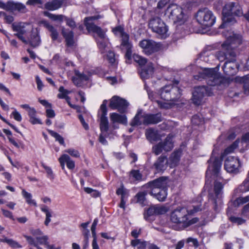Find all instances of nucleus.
Returning <instances> with one entry per match:
<instances>
[{
	"label": "nucleus",
	"mask_w": 249,
	"mask_h": 249,
	"mask_svg": "<svg viewBox=\"0 0 249 249\" xmlns=\"http://www.w3.org/2000/svg\"><path fill=\"white\" fill-rule=\"evenodd\" d=\"M3 131L6 135L8 136V139L9 142L16 147L19 148V146L18 143L14 140L13 138L10 137L12 134L11 131L6 129H3Z\"/></svg>",
	"instance_id": "nucleus-52"
},
{
	"label": "nucleus",
	"mask_w": 249,
	"mask_h": 249,
	"mask_svg": "<svg viewBox=\"0 0 249 249\" xmlns=\"http://www.w3.org/2000/svg\"><path fill=\"white\" fill-rule=\"evenodd\" d=\"M117 195H121V199L124 200L128 196V191L124 188V185L122 184L120 187L117 189L116 192Z\"/></svg>",
	"instance_id": "nucleus-43"
},
{
	"label": "nucleus",
	"mask_w": 249,
	"mask_h": 249,
	"mask_svg": "<svg viewBox=\"0 0 249 249\" xmlns=\"http://www.w3.org/2000/svg\"><path fill=\"white\" fill-rule=\"evenodd\" d=\"M230 220L232 223H237L238 225H241L245 222V220L240 217L231 216Z\"/></svg>",
	"instance_id": "nucleus-59"
},
{
	"label": "nucleus",
	"mask_w": 249,
	"mask_h": 249,
	"mask_svg": "<svg viewBox=\"0 0 249 249\" xmlns=\"http://www.w3.org/2000/svg\"><path fill=\"white\" fill-rule=\"evenodd\" d=\"M30 119L29 122L33 124H42L40 119L36 117V111L35 108L30 109L28 113Z\"/></svg>",
	"instance_id": "nucleus-34"
},
{
	"label": "nucleus",
	"mask_w": 249,
	"mask_h": 249,
	"mask_svg": "<svg viewBox=\"0 0 249 249\" xmlns=\"http://www.w3.org/2000/svg\"><path fill=\"white\" fill-rule=\"evenodd\" d=\"M129 176L136 181H140L142 180V175L139 170L132 169L129 172Z\"/></svg>",
	"instance_id": "nucleus-45"
},
{
	"label": "nucleus",
	"mask_w": 249,
	"mask_h": 249,
	"mask_svg": "<svg viewBox=\"0 0 249 249\" xmlns=\"http://www.w3.org/2000/svg\"><path fill=\"white\" fill-rule=\"evenodd\" d=\"M215 70L214 68H204L199 71L197 74L195 75L194 78L198 81L204 80L207 83L210 77L213 75Z\"/></svg>",
	"instance_id": "nucleus-23"
},
{
	"label": "nucleus",
	"mask_w": 249,
	"mask_h": 249,
	"mask_svg": "<svg viewBox=\"0 0 249 249\" xmlns=\"http://www.w3.org/2000/svg\"><path fill=\"white\" fill-rule=\"evenodd\" d=\"M41 23L50 32V36L53 41L57 39L59 34L57 30L46 20H42Z\"/></svg>",
	"instance_id": "nucleus-28"
},
{
	"label": "nucleus",
	"mask_w": 249,
	"mask_h": 249,
	"mask_svg": "<svg viewBox=\"0 0 249 249\" xmlns=\"http://www.w3.org/2000/svg\"><path fill=\"white\" fill-rule=\"evenodd\" d=\"M65 20L66 21V24L72 29H74L76 27V23L73 19L70 18L66 16Z\"/></svg>",
	"instance_id": "nucleus-60"
},
{
	"label": "nucleus",
	"mask_w": 249,
	"mask_h": 249,
	"mask_svg": "<svg viewBox=\"0 0 249 249\" xmlns=\"http://www.w3.org/2000/svg\"><path fill=\"white\" fill-rule=\"evenodd\" d=\"M155 211L153 205L151 206L146 210H145L143 216L144 218L146 220L149 221L151 219L150 217L152 216H155Z\"/></svg>",
	"instance_id": "nucleus-44"
},
{
	"label": "nucleus",
	"mask_w": 249,
	"mask_h": 249,
	"mask_svg": "<svg viewBox=\"0 0 249 249\" xmlns=\"http://www.w3.org/2000/svg\"><path fill=\"white\" fill-rule=\"evenodd\" d=\"M148 242L145 241H141L140 239H136L131 241V245L134 247H137V249H145Z\"/></svg>",
	"instance_id": "nucleus-39"
},
{
	"label": "nucleus",
	"mask_w": 249,
	"mask_h": 249,
	"mask_svg": "<svg viewBox=\"0 0 249 249\" xmlns=\"http://www.w3.org/2000/svg\"><path fill=\"white\" fill-rule=\"evenodd\" d=\"M122 37L121 46L126 48L128 47H132V45L129 42V35L124 33L121 36Z\"/></svg>",
	"instance_id": "nucleus-47"
},
{
	"label": "nucleus",
	"mask_w": 249,
	"mask_h": 249,
	"mask_svg": "<svg viewBox=\"0 0 249 249\" xmlns=\"http://www.w3.org/2000/svg\"><path fill=\"white\" fill-rule=\"evenodd\" d=\"M154 66L151 62L148 63L145 66L139 70L141 77L143 79H148L154 73Z\"/></svg>",
	"instance_id": "nucleus-24"
},
{
	"label": "nucleus",
	"mask_w": 249,
	"mask_h": 249,
	"mask_svg": "<svg viewBox=\"0 0 249 249\" xmlns=\"http://www.w3.org/2000/svg\"><path fill=\"white\" fill-rule=\"evenodd\" d=\"M240 166V162L237 158L229 157L225 161L224 168L229 173H238Z\"/></svg>",
	"instance_id": "nucleus-18"
},
{
	"label": "nucleus",
	"mask_w": 249,
	"mask_h": 249,
	"mask_svg": "<svg viewBox=\"0 0 249 249\" xmlns=\"http://www.w3.org/2000/svg\"><path fill=\"white\" fill-rule=\"evenodd\" d=\"M181 153V150H176L170 155L168 159L170 167L175 166L178 164L180 160Z\"/></svg>",
	"instance_id": "nucleus-32"
},
{
	"label": "nucleus",
	"mask_w": 249,
	"mask_h": 249,
	"mask_svg": "<svg viewBox=\"0 0 249 249\" xmlns=\"http://www.w3.org/2000/svg\"><path fill=\"white\" fill-rule=\"evenodd\" d=\"M110 120L112 123H119L123 124H126L127 118L125 115H120L117 113H112L110 115Z\"/></svg>",
	"instance_id": "nucleus-33"
},
{
	"label": "nucleus",
	"mask_w": 249,
	"mask_h": 249,
	"mask_svg": "<svg viewBox=\"0 0 249 249\" xmlns=\"http://www.w3.org/2000/svg\"><path fill=\"white\" fill-rule=\"evenodd\" d=\"M12 28L14 32H17V34H24L25 30L24 29V26L21 25V23H13L12 24Z\"/></svg>",
	"instance_id": "nucleus-46"
},
{
	"label": "nucleus",
	"mask_w": 249,
	"mask_h": 249,
	"mask_svg": "<svg viewBox=\"0 0 249 249\" xmlns=\"http://www.w3.org/2000/svg\"><path fill=\"white\" fill-rule=\"evenodd\" d=\"M165 15L174 24L181 25L186 21V16L181 7L176 4H171L165 11Z\"/></svg>",
	"instance_id": "nucleus-4"
},
{
	"label": "nucleus",
	"mask_w": 249,
	"mask_h": 249,
	"mask_svg": "<svg viewBox=\"0 0 249 249\" xmlns=\"http://www.w3.org/2000/svg\"><path fill=\"white\" fill-rule=\"evenodd\" d=\"M179 81L174 79L172 84L166 85L161 88L159 93L161 99L167 102H170L171 105H176V103L181 101L182 90L178 86Z\"/></svg>",
	"instance_id": "nucleus-1"
},
{
	"label": "nucleus",
	"mask_w": 249,
	"mask_h": 249,
	"mask_svg": "<svg viewBox=\"0 0 249 249\" xmlns=\"http://www.w3.org/2000/svg\"><path fill=\"white\" fill-rule=\"evenodd\" d=\"M239 67V65L236 62V57H233L225 62L222 69L226 75L231 76L236 73Z\"/></svg>",
	"instance_id": "nucleus-15"
},
{
	"label": "nucleus",
	"mask_w": 249,
	"mask_h": 249,
	"mask_svg": "<svg viewBox=\"0 0 249 249\" xmlns=\"http://www.w3.org/2000/svg\"><path fill=\"white\" fill-rule=\"evenodd\" d=\"M196 18L199 23L208 27L212 26L215 21L213 12L207 8L199 10Z\"/></svg>",
	"instance_id": "nucleus-5"
},
{
	"label": "nucleus",
	"mask_w": 249,
	"mask_h": 249,
	"mask_svg": "<svg viewBox=\"0 0 249 249\" xmlns=\"http://www.w3.org/2000/svg\"><path fill=\"white\" fill-rule=\"evenodd\" d=\"M174 147L172 137L168 135L163 142H161L154 145L152 149V153L158 156L163 151H170Z\"/></svg>",
	"instance_id": "nucleus-8"
},
{
	"label": "nucleus",
	"mask_w": 249,
	"mask_h": 249,
	"mask_svg": "<svg viewBox=\"0 0 249 249\" xmlns=\"http://www.w3.org/2000/svg\"><path fill=\"white\" fill-rule=\"evenodd\" d=\"M145 136L147 139L151 142H157L160 139L158 131L151 128L146 129Z\"/></svg>",
	"instance_id": "nucleus-27"
},
{
	"label": "nucleus",
	"mask_w": 249,
	"mask_h": 249,
	"mask_svg": "<svg viewBox=\"0 0 249 249\" xmlns=\"http://www.w3.org/2000/svg\"><path fill=\"white\" fill-rule=\"evenodd\" d=\"M142 111L141 110H139L134 118L131 121L130 124V125L131 126H135L143 124L142 121L141 120V119L142 118Z\"/></svg>",
	"instance_id": "nucleus-36"
},
{
	"label": "nucleus",
	"mask_w": 249,
	"mask_h": 249,
	"mask_svg": "<svg viewBox=\"0 0 249 249\" xmlns=\"http://www.w3.org/2000/svg\"><path fill=\"white\" fill-rule=\"evenodd\" d=\"M42 165L46 170V172L48 175V177H49L51 179H53L54 178V175L52 169L50 167L44 165V164H42Z\"/></svg>",
	"instance_id": "nucleus-63"
},
{
	"label": "nucleus",
	"mask_w": 249,
	"mask_h": 249,
	"mask_svg": "<svg viewBox=\"0 0 249 249\" xmlns=\"http://www.w3.org/2000/svg\"><path fill=\"white\" fill-rule=\"evenodd\" d=\"M49 133L53 137H54L56 141L63 145L65 146V142L63 138L57 132L53 130H49Z\"/></svg>",
	"instance_id": "nucleus-49"
},
{
	"label": "nucleus",
	"mask_w": 249,
	"mask_h": 249,
	"mask_svg": "<svg viewBox=\"0 0 249 249\" xmlns=\"http://www.w3.org/2000/svg\"><path fill=\"white\" fill-rule=\"evenodd\" d=\"M167 156L162 154L160 156L153 164L152 168L158 173H162L167 168L169 164Z\"/></svg>",
	"instance_id": "nucleus-17"
},
{
	"label": "nucleus",
	"mask_w": 249,
	"mask_h": 249,
	"mask_svg": "<svg viewBox=\"0 0 249 249\" xmlns=\"http://www.w3.org/2000/svg\"><path fill=\"white\" fill-rule=\"evenodd\" d=\"M62 35L65 38L66 45L69 47L72 46L74 45V33L72 31L67 32L64 27L62 28Z\"/></svg>",
	"instance_id": "nucleus-29"
},
{
	"label": "nucleus",
	"mask_w": 249,
	"mask_h": 249,
	"mask_svg": "<svg viewBox=\"0 0 249 249\" xmlns=\"http://www.w3.org/2000/svg\"><path fill=\"white\" fill-rule=\"evenodd\" d=\"M4 242L7 243L9 246L13 248H21L22 247L18 242L12 239H8L5 237L4 238Z\"/></svg>",
	"instance_id": "nucleus-54"
},
{
	"label": "nucleus",
	"mask_w": 249,
	"mask_h": 249,
	"mask_svg": "<svg viewBox=\"0 0 249 249\" xmlns=\"http://www.w3.org/2000/svg\"><path fill=\"white\" fill-rule=\"evenodd\" d=\"M8 11H18L21 13H25L27 9L24 4L20 2H15L13 1H8Z\"/></svg>",
	"instance_id": "nucleus-25"
},
{
	"label": "nucleus",
	"mask_w": 249,
	"mask_h": 249,
	"mask_svg": "<svg viewBox=\"0 0 249 249\" xmlns=\"http://www.w3.org/2000/svg\"><path fill=\"white\" fill-rule=\"evenodd\" d=\"M157 206L159 215L165 214L169 211L168 207L162 205H157Z\"/></svg>",
	"instance_id": "nucleus-58"
},
{
	"label": "nucleus",
	"mask_w": 249,
	"mask_h": 249,
	"mask_svg": "<svg viewBox=\"0 0 249 249\" xmlns=\"http://www.w3.org/2000/svg\"><path fill=\"white\" fill-rule=\"evenodd\" d=\"M239 142V140L237 139L231 145L225 149L224 151L225 153L226 154H228L233 152V151L238 147Z\"/></svg>",
	"instance_id": "nucleus-50"
},
{
	"label": "nucleus",
	"mask_w": 249,
	"mask_h": 249,
	"mask_svg": "<svg viewBox=\"0 0 249 249\" xmlns=\"http://www.w3.org/2000/svg\"><path fill=\"white\" fill-rule=\"evenodd\" d=\"M229 81L228 79L221 76L215 70L213 75L210 77L206 83L210 86H215L216 85L227 86L229 85Z\"/></svg>",
	"instance_id": "nucleus-19"
},
{
	"label": "nucleus",
	"mask_w": 249,
	"mask_h": 249,
	"mask_svg": "<svg viewBox=\"0 0 249 249\" xmlns=\"http://www.w3.org/2000/svg\"><path fill=\"white\" fill-rule=\"evenodd\" d=\"M223 187L222 183L215 180L213 189L209 192V200L213 204V208L216 213L219 212L223 204Z\"/></svg>",
	"instance_id": "nucleus-3"
},
{
	"label": "nucleus",
	"mask_w": 249,
	"mask_h": 249,
	"mask_svg": "<svg viewBox=\"0 0 249 249\" xmlns=\"http://www.w3.org/2000/svg\"><path fill=\"white\" fill-rule=\"evenodd\" d=\"M192 123L195 125H199L204 124V119L201 115H195L192 117Z\"/></svg>",
	"instance_id": "nucleus-48"
},
{
	"label": "nucleus",
	"mask_w": 249,
	"mask_h": 249,
	"mask_svg": "<svg viewBox=\"0 0 249 249\" xmlns=\"http://www.w3.org/2000/svg\"><path fill=\"white\" fill-rule=\"evenodd\" d=\"M206 94V87L203 86L196 87L193 92L192 101L196 105H199Z\"/></svg>",
	"instance_id": "nucleus-21"
},
{
	"label": "nucleus",
	"mask_w": 249,
	"mask_h": 249,
	"mask_svg": "<svg viewBox=\"0 0 249 249\" xmlns=\"http://www.w3.org/2000/svg\"><path fill=\"white\" fill-rule=\"evenodd\" d=\"M148 193L149 194V192H148V191L139 192L135 196L137 203L143 205L144 204V202L146 200V196Z\"/></svg>",
	"instance_id": "nucleus-38"
},
{
	"label": "nucleus",
	"mask_w": 249,
	"mask_h": 249,
	"mask_svg": "<svg viewBox=\"0 0 249 249\" xmlns=\"http://www.w3.org/2000/svg\"><path fill=\"white\" fill-rule=\"evenodd\" d=\"M63 3V1L62 0H53L46 2L44 5V7L45 9L48 10L53 11L60 8Z\"/></svg>",
	"instance_id": "nucleus-31"
},
{
	"label": "nucleus",
	"mask_w": 249,
	"mask_h": 249,
	"mask_svg": "<svg viewBox=\"0 0 249 249\" xmlns=\"http://www.w3.org/2000/svg\"><path fill=\"white\" fill-rule=\"evenodd\" d=\"M129 103L124 99L117 96H114L110 99L109 107L112 109H117L121 113L126 111Z\"/></svg>",
	"instance_id": "nucleus-12"
},
{
	"label": "nucleus",
	"mask_w": 249,
	"mask_h": 249,
	"mask_svg": "<svg viewBox=\"0 0 249 249\" xmlns=\"http://www.w3.org/2000/svg\"><path fill=\"white\" fill-rule=\"evenodd\" d=\"M97 43L101 53H105L106 52V48L107 47V44L106 42L104 40V39H101V41H98Z\"/></svg>",
	"instance_id": "nucleus-57"
},
{
	"label": "nucleus",
	"mask_w": 249,
	"mask_h": 249,
	"mask_svg": "<svg viewBox=\"0 0 249 249\" xmlns=\"http://www.w3.org/2000/svg\"><path fill=\"white\" fill-rule=\"evenodd\" d=\"M44 14L52 20L58 21L60 22H62L63 20H65L66 18V16L63 15H54L47 11L44 12Z\"/></svg>",
	"instance_id": "nucleus-37"
},
{
	"label": "nucleus",
	"mask_w": 249,
	"mask_h": 249,
	"mask_svg": "<svg viewBox=\"0 0 249 249\" xmlns=\"http://www.w3.org/2000/svg\"><path fill=\"white\" fill-rule=\"evenodd\" d=\"M107 100H104L100 107L102 114L100 117V129L102 133H107L109 129L108 121L107 118L106 117L107 114Z\"/></svg>",
	"instance_id": "nucleus-16"
},
{
	"label": "nucleus",
	"mask_w": 249,
	"mask_h": 249,
	"mask_svg": "<svg viewBox=\"0 0 249 249\" xmlns=\"http://www.w3.org/2000/svg\"><path fill=\"white\" fill-rule=\"evenodd\" d=\"M225 49L224 48V44H222L221 45V50L215 53V56L219 61H227L231 57H236V54L234 51L228 48Z\"/></svg>",
	"instance_id": "nucleus-20"
},
{
	"label": "nucleus",
	"mask_w": 249,
	"mask_h": 249,
	"mask_svg": "<svg viewBox=\"0 0 249 249\" xmlns=\"http://www.w3.org/2000/svg\"><path fill=\"white\" fill-rule=\"evenodd\" d=\"M150 195L156 198L159 201H164L167 197L166 189L163 188L159 190V192H157V191H156L154 194Z\"/></svg>",
	"instance_id": "nucleus-35"
},
{
	"label": "nucleus",
	"mask_w": 249,
	"mask_h": 249,
	"mask_svg": "<svg viewBox=\"0 0 249 249\" xmlns=\"http://www.w3.org/2000/svg\"><path fill=\"white\" fill-rule=\"evenodd\" d=\"M209 166L206 172V177H208L209 172H212L213 175L215 177H218L222 165V160L218 157L211 156L208 160Z\"/></svg>",
	"instance_id": "nucleus-13"
},
{
	"label": "nucleus",
	"mask_w": 249,
	"mask_h": 249,
	"mask_svg": "<svg viewBox=\"0 0 249 249\" xmlns=\"http://www.w3.org/2000/svg\"><path fill=\"white\" fill-rule=\"evenodd\" d=\"M133 58L134 61L138 63L141 68L143 67V66H144L145 64L148 63L146 58L137 54H133Z\"/></svg>",
	"instance_id": "nucleus-41"
},
{
	"label": "nucleus",
	"mask_w": 249,
	"mask_h": 249,
	"mask_svg": "<svg viewBox=\"0 0 249 249\" xmlns=\"http://www.w3.org/2000/svg\"><path fill=\"white\" fill-rule=\"evenodd\" d=\"M142 123L144 125L156 124L162 121L160 113L143 114L142 115Z\"/></svg>",
	"instance_id": "nucleus-22"
},
{
	"label": "nucleus",
	"mask_w": 249,
	"mask_h": 249,
	"mask_svg": "<svg viewBox=\"0 0 249 249\" xmlns=\"http://www.w3.org/2000/svg\"><path fill=\"white\" fill-rule=\"evenodd\" d=\"M186 242L189 243H193V246L195 248H197L198 247L199 244V243L197 240V239L196 238H192V237H189L186 240Z\"/></svg>",
	"instance_id": "nucleus-64"
},
{
	"label": "nucleus",
	"mask_w": 249,
	"mask_h": 249,
	"mask_svg": "<svg viewBox=\"0 0 249 249\" xmlns=\"http://www.w3.org/2000/svg\"><path fill=\"white\" fill-rule=\"evenodd\" d=\"M149 28L158 34L164 35L167 32V27L160 18L155 17L151 18L148 24Z\"/></svg>",
	"instance_id": "nucleus-11"
},
{
	"label": "nucleus",
	"mask_w": 249,
	"mask_h": 249,
	"mask_svg": "<svg viewBox=\"0 0 249 249\" xmlns=\"http://www.w3.org/2000/svg\"><path fill=\"white\" fill-rule=\"evenodd\" d=\"M101 18L100 15L86 17L84 20V25L88 32H92L96 33L101 39H104L106 37L105 32L102 28L96 25L93 21L97 20Z\"/></svg>",
	"instance_id": "nucleus-7"
},
{
	"label": "nucleus",
	"mask_w": 249,
	"mask_h": 249,
	"mask_svg": "<svg viewBox=\"0 0 249 249\" xmlns=\"http://www.w3.org/2000/svg\"><path fill=\"white\" fill-rule=\"evenodd\" d=\"M42 212H44L46 214V219L44 222V224L46 226H48L49 223L51 222V217H52V213L48 206L44 205L41 208Z\"/></svg>",
	"instance_id": "nucleus-42"
},
{
	"label": "nucleus",
	"mask_w": 249,
	"mask_h": 249,
	"mask_svg": "<svg viewBox=\"0 0 249 249\" xmlns=\"http://www.w3.org/2000/svg\"><path fill=\"white\" fill-rule=\"evenodd\" d=\"M139 45L147 55L158 52L160 48V45L151 39H143L140 42Z\"/></svg>",
	"instance_id": "nucleus-14"
},
{
	"label": "nucleus",
	"mask_w": 249,
	"mask_h": 249,
	"mask_svg": "<svg viewBox=\"0 0 249 249\" xmlns=\"http://www.w3.org/2000/svg\"><path fill=\"white\" fill-rule=\"evenodd\" d=\"M27 41L28 44L32 47L36 48L37 47L40 43V37L37 32L32 31Z\"/></svg>",
	"instance_id": "nucleus-30"
},
{
	"label": "nucleus",
	"mask_w": 249,
	"mask_h": 249,
	"mask_svg": "<svg viewBox=\"0 0 249 249\" xmlns=\"http://www.w3.org/2000/svg\"><path fill=\"white\" fill-rule=\"evenodd\" d=\"M22 195L25 198L26 201L28 204L33 205L35 206H37L36 201L34 199H32L31 194L26 192L25 190H22Z\"/></svg>",
	"instance_id": "nucleus-40"
},
{
	"label": "nucleus",
	"mask_w": 249,
	"mask_h": 249,
	"mask_svg": "<svg viewBox=\"0 0 249 249\" xmlns=\"http://www.w3.org/2000/svg\"><path fill=\"white\" fill-rule=\"evenodd\" d=\"M107 58L110 64H114L115 62L114 53L112 51H109L107 54Z\"/></svg>",
	"instance_id": "nucleus-62"
},
{
	"label": "nucleus",
	"mask_w": 249,
	"mask_h": 249,
	"mask_svg": "<svg viewBox=\"0 0 249 249\" xmlns=\"http://www.w3.org/2000/svg\"><path fill=\"white\" fill-rule=\"evenodd\" d=\"M168 183V178L160 177L153 180L150 181L143 185V187L149 189V194H154L156 190L166 188Z\"/></svg>",
	"instance_id": "nucleus-9"
},
{
	"label": "nucleus",
	"mask_w": 249,
	"mask_h": 249,
	"mask_svg": "<svg viewBox=\"0 0 249 249\" xmlns=\"http://www.w3.org/2000/svg\"><path fill=\"white\" fill-rule=\"evenodd\" d=\"M84 191L88 194H90L91 196L94 197H98L100 196V193L95 190H93L89 187H85L84 188Z\"/></svg>",
	"instance_id": "nucleus-56"
},
{
	"label": "nucleus",
	"mask_w": 249,
	"mask_h": 249,
	"mask_svg": "<svg viewBox=\"0 0 249 249\" xmlns=\"http://www.w3.org/2000/svg\"><path fill=\"white\" fill-rule=\"evenodd\" d=\"M189 212L186 208L178 207L171 213L170 219L172 222L177 224H182L183 228L186 225L189 219Z\"/></svg>",
	"instance_id": "nucleus-6"
},
{
	"label": "nucleus",
	"mask_w": 249,
	"mask_h": 249,
	"mask_svg": "<svg viewBox=\"0 0 249 249\" xmlns=\"http://www.w3.org/2000/svg\"><path fill=\"white\" fill-rule=\"evenodd\" d=\"M58 90L60 93L57 94V97L59 99L66 98L68 97L67 95L70 93V91L65 89L63 86L60 87Z\"/></svg>",
	"instance_id": "nucleus-51"
},
{
	"label": "nucleus",
	"mask_w": 249,
	"mask_h": 249,
	"mask_svg": "<svg viewBox=\"0 0 249 249\" xmlns=\"http://www.w3.org/2000/svg\"><path fill=\"white\" fill-rule=\"evenodd\" d=\"M239 189L241 192L249 191V178H247L244 181L243 183L239 186Z\"/></svg>",
	"instance_id": "nucleus-55"
},
{
	"label": "nucleus",
	"mask_w": 249,
	"mask_h": 249,
	"mask_svg": "<svg viewBox=\"0 0 249 249\" xmlns=\"http://www.w3.org/2000/svg\"><path fill=\"white\" fill-rule=\"evenodd\" d=\"M65 152L69 153L70 155H71V156L73 157L78 158L80 157L79 152L77 150H75L74 149H68L66 150Z\"/></svg>",
	"instance_id": "nucleus-61"
},
{
	"label": "nucleus",
	"mask_w": 249,
	"mask_h": 249,
	"mask_svg": "<svg viewBox=\"0 0 249 249\" xmlns=\"http://www.w3.org/2000/svg\"><path fill=\"white\" fill-rule=\"evenodd\" d=\"M36 239L37 241V243L40 245H44L46 246L49 243L48 242V236L47 235H44L42 236H36Z\"/></svg>",
	"instance_id": "nucleus-53"
},
{
	"label": "nucleus",
	"mask_w": 249,
	"mask_h": 249,
	"mask_svg": "<svg viewBox=\"0 0 249 249\" xmlns=\"http://www.w3.org/2000/svg\"><path fill=\"white\" fill-rule=\"evenodd\" d=\"M242 36L241 35L231 33L223 43L224 48H225V49L228 48L235 52V49L242 43Z\"/></svg>",
	"instance_id": "nucleus-10"
},
{
	"label": "nucleus",
	"mask_w": 249,
	"mask_h": 249,
	"mask_svg": "<svg viewBox=\"0 0 249 249\" xmlns=\"http://www.w3.org/2000/svg\"><path fill=\"white\" fill-rule=\"evenodd\" d=\"M59 161L60 165L63 169L65 168V163L67 164L68 168L70 169H73L75 167L74 161L71 160L70 156L67 154L62 155L59 158Z\"/></svg>",
	"instance_id": "nucleus-26"
},
{
	"label": "nucleus",
	"mask_w": 249,
	"mask_h": 249,
	"mask_svg": "<svg viewBox=\"0 0 249 249\" xmlns=\"http://www.w3.org/2000/svg\"><path fill=\"white\" fill-rule=\"evenodd\" d=\"M242 14L240 6L237 2H231L226 4L222 10L223 23L220 25V28H224L231 25L236 22L233 15L240 16Z\"/></svg>",
	"instance_id": "nucleus-2"
}]
</instances>
